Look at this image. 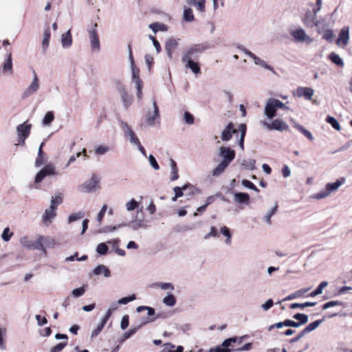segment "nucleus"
Listing matches in <instances>:
<instances>
[{
  "instance_id": "obj_16",
  "label": "nucleus",
  "mask_w": 352,
  "mask_h": 352,
  "mask_svg": "<svg viewBox=\"0 0 352 352\" xmlns=\"http://www.w3.org/2000/svg\"><path fill=\"white\" fill-rule=\"evenodd\" d=\"M277 108L273 101V98H269L264 107L263 113L268 120H272L276 115Z\"/></svg>"
},
{
  "instance_id": "obj_25",
  "label": "nucleus",
  "mask_w": 352,
  "mask_h": 352,
  "mask_svg": "<svg viewBox=\"0 0 352 352\" xmlns=\"http://www.w3.org/2000/svg\"><path fill=\"white\" fill-rule=\"evenodd\" d=\"M186 3L200 13L206 11V0H186Z\"/></svg>"
},
{
  "instance_id": "obj_18",
  "label": "nucleus",
  "mask_w": 352,
  "mask_h": 352,
  "mask_svg": "<svg viewBox=\"0 0 352 352\" xmlns=\"http://www.w3.org/2000/svg\"><path fill=\"white\" fill-rule=\"evenodd\" d=\"M38 241L43 246V249L39 250L44 254H47L46 248H53L56 244L55 240L50 236L38 235Z\"/></svg>"
},
{
  "instance_id": "obj_11",
  "label": "nucleus",
  "mask_w": 352,
  "mask_h": 352,
  "mask_svg": "<svg viewBox=\"0 0 352 352\" xmlns=\"http://www.w3.org/2000/svg\"><path fill=\"white\" fill-rule=\"evenodd\" d=\"M239 48L244 52V54L252 59L254 63L256 65L260 66L265 69L270 70L271 72L274 71V69L272 66L268 65L265 60L260 58L258 56H256L254 54L247 50L246 48L239 46Z\"/></svg>"
},
{
  "instance_id": "obj_1",
  "label": "nucleus",
  "mask_w": 352,
  "mask_h": 352,
  "mask_svg": "<svg viewBox=\"0 0 352 352\" xmlns=\"http://www.w3.org/2000/svg\"><path fill=\"white\" fill-rule=\"evenodd\" d=\"M119 126L124 134V138L129 142L132 146L136 147L138 150L144 156L147 157L144 148L142 146L140 140L131 125L123 120L120 121Z\"/></svg>"
},
{
  "instance_id": "obj_23",
  "label": "nucleus",
  "mask_w": 352,
  "mask_h": 352,
  "mask_svg": "<svg viewBox=\"0 0 352 352\" xmlns=\"http://www.w3.org/2000/svg\"><path fill=\"white\" fill-rule=\"evenodd\" d=\"M316 14L314 12H307L305 15L302 21L305 25L308 28H313L318 25V21L316 20Z\"/></svg>"
},
{
  "instance_id": "obj_15",
  "label": "nucleus",
  "mask_w": 352,
  "mask_h": 352,
  "mask_svg": "<svg viewBox=\"0 0 352 352\" xmlns=\"http://www.w3.org/2000/svg\"><path fill=\"white\" fill-rule=\"evenodd\" d=\"M314 94V90L311 87H298L293 91L295 97H304L307 100H311Z\"/></svg>"
},
{
  "instance_id": "obj_38",
  "label": "nucleus",
  "mask_w": 352,
  "mask_h": 352,
  "mask_svg": "<svg viewBox=\"0 0 352 352\" xmlns=\"http://www.w3.org/2000/svg\"><path fill=\"white\" fill-rule=\"evenodd\" d=\"M7 336V330L4 327H0V350L6 349V338Z\"/></svg>"
},
{
  "instance_id": "obj_21",
  "label": "nucleus",
  "mask_w": 352,
  "mask_h": 352,
  "mask_svg": "<svg viewBox=\"0 0 352 352\" xmlns=\"http://www.w3.org/2000/svg\"><path fill=\"white\" fill-rule=\"evenodd\" d=\"M54 208L50 207L45 210L44 214L42 217L43 223L48 226L55 219L56 212Z\"/></svg>"
},
{
  "instance_id": "obj_2",
  "label": "nucleus",
  "mask_w": 352,
  "mask_h": 352,
  "mask_svg": "<svg viewBox=\"0 0 352 352\" xmlns=\"http://www.w3.org/2000/svg\"><path fill=\"white\" fill-rule=\"evenodd\" d=\"M346 182L344 177L337 179L333 183H328L326 184L324 190L312 195V198L315 199H322L329 197L331 193L335 192L338 189Z\"/></svg>"
},
{
  "instance_id": "obj_51",
  "label": "nucleus",
  "mask_w": 352,
  "mask_h": 352,
  "mask_svg": "<svg viewBox=\"0 0 352 352\" xmlns=\"http://www.w3.org/2000/svg\"><path fill=\"white\" fill-rule=\"evenodd\" d=\"M316 305V302H305L304 303L294 302V303L291 304L290 308L292 309H297V308L303 309V308H305L307 307H314Z\"/></svg>"
},
{
  "instance_id": "obj_63",
  "label": "nucleus",
  "mask_w": 352,
  "mask_h": 352,
  "mask_svg": "<svg viewBox=\"0 0 352 352\" xmlns=\"http://www.w3.org/2000/svg\"><path fill=\"white\" fill-rule=\"evenodd\" d=\"M109 151V148L108 146L100 145L96 148L95 153L96 155H102L107 153Z\"/></svg>"
},
{
  "instance_id": "obj_20",
  "label": "nucleus",
  "mask_w": 352,
  "mask_h": 352,
  "mask_svg": "<svg viewBox=\"0 0 352 352\" xmlns=\"http://www.w3.org/2000/svg\"><path fill=\"white\" fill-rule=\"evenodd\" d=\"M125 225V226H129L133 230L146 229L148 227V222L144 218L138 219V217Z\"/></svg>"
},
{
  "instance_id": "obj_30",
  "label": "nucleus",
  "mask_w": 352,
  "mask_h": 352,
  "mask_svg": "<svg viewBox=\"0 0 352 352\" xmlns=\"http://www.w3.org/2000/svg\"><path fill=\"white\" fill-rule=\"evenodd\" d=\"M177 41L174 38H170L166 41L165 50L170 58L172 57V51L177 47Z\"/></svg>"
},
{
  "instance_id": "obj_34",
  "label": "nucleus",
  "mask_w": 352,
  "mask_h": 352,
  "mask_svg": "<svg viewBox=\"0 0 352 352\" xmlns=\"http://www.w3.org/2000/svg\"><path fill=\"white\" fill-rule=\"evenodd\" d=\"M240 131V138L239 140V146L242 151L244 150V139L246 133V125L245 124H241L239 127Z\"/></svg>"
},
{
  "instance_id": "obj_7",
  "label": "nucleus",
  "mask_w": 352,
  "mask_h": 352,
  "mask_svg": "<svg viewBox=\"0 0 352 352\" xmlns=\"http://www.w3.org/2000/svg\"><path fill=\"white\" fill-rule=\"evenodd\" d=\"M99 188V179L96 175H93L89 180L78 186V190L81 192L89 193L95 192Z\"/></svg>"
},
{
  "instance_id": "obj_48",
  "label": "nucleus",
  "mask_w": 352,
  "mask_h": 352,
  "mask_svg": "<svg viewBox=\"0 0 352 352\" xmlns=\"http://www.w3.org/2000/svg\"><path fill=\"white\" fill-rule=\"evenodd\" d=\"M47 162V157L45 155L44 153L38 154L34 162V166L35 167L38 168L42 165L45 164Z\"/></svg>"
},
{
  "instance_id": "obj_37",
  "label": "nucleus",
  "mask_w": 352,
  "mask_h": 352,
  "mask_svg": "<svg viewBox=\"0 0 352 352\" xmlns=\"http://www.w3.org/2000/svg\"><path fill=\"white\" fill-rule=\"evenodd\" d=\"M126 225L124 223H121L118 226H105L98 230V233H109V232H113L118 229L120 228L122 226H125Z\"/></svg>"
},
{
  "instance_id": "obj_49",
  "label": "nucleus",
  "mask_w": 352,
  "mask_h": 352,
  "mask_svg": "<svg viewBox=\"0 0 352 352\" xmlns=\"http://www.w3.org/2000/svg\"><path fill=\"white\" fill-rule=\"evenodd\" d=\"M256 161L253 159L243 160L241 162V166L247 170H254L255 168Z\"/></svg>"
},
{
  "instance_id": "obj_6",
  "label": "nucleus",
  "mask_w": 352,
  "mask_h": 352,
  "mask_svg": "<svg viewBox=\"0 0 352 352\" xmlns=\"http://www.w3.org/2000/svg\"><path fill=\"white\" fill-rule=\"evenodd\" d=\"M289 34L293 36L294 41L297 43L311 44L314 42V39L309 36L301 28L290 30Z\"/></svg>"
},
{
  "instance_id": "obj_47",
  "label": "nucleus",
  "mask_w": 352,
  "mask_h": 352,
  "mask_svg": "<svg viewBox=\"0 0 352 352\" xmlns=\"http://www.w3.org/2000/svg\"><path fill=\"white\" fill-rule=\"evenodd\" d=\"M189 187H192L190 184H186L182 187L176 186L173 188L175 195L179 198L184 195V192Z\"/></svg>"
},
{
  "instance_id": "obj_42",
  "label": "nucleus",
  "mask_w": 352,
  "mask_h": 352,
  "mask_svg": "<svg viewBox=\"0 0 352 352\" xmlns=\"http://www.w3.org/2000/svg\"><path fill=\"white\" fill-rule=\"evenodd\" d=\"M183 62L186 63V67L189 68V69H190L191 71L194 74H197L200 73L199 66L194 60H185V61H183Z\"/></svg>"
},
{
  "instance_id": "obj_14",
  "label": "nucleus",
  "mask_w": 352,
  "mask_h": 352,
  "mask_svg": "<svg viewBox=\"0 0 352 352\" xmlns=\"http://www.w3.org/2000/svg\"><path fill=\"white\" fill-rule=\"evenodd\" d=\"M153 111H148L146 114V121L148 125L154 126L156 123L160 122V112L159 108L155 100L153 101Z\"/></svg>"
},
{
  "instance_id": "obj_10",
  "label": "nucleus",
  "mask_w": 352,
  "mask_h": 352,
  "mask_svg": "<svg viewBox=\"0 0 352 352\" xmlns=\"http://www.w3.org/2000/svg\"><path fill=\"white\" fill-rule=\"evenodd\" d=\"M21 245L28 250H42L43 246L38 241V235L34 239L30 236H24L20 239Z\"/></svg>"
},
{
  "instance_id": "obj_27",
  "label": "nucleus",
  "mask_w": 352,
  "mask_h": 352,
  "mask_svg": "<svg viewBox=\"0 0 352 352\" xmlns=\"http://www.w3.org/2000/svg\"><path fill=\"white\" fill-rule=\"evenodd\" d=\"M233 200L234 202L248 205L250 202V196L245 192H235L233 195Z\"/></svg>"
},
{
  "instance_id": "obj_58",
  "label": "nucleus",
  "mask_w": 352,
  "mask_h": 352,
  "mask_svg": "<svg viewBox=\"0 0 352 352\" xmlns=\"http://www.w3.org/2000/svg\"><path fill=\"white\" fill-rule=\"evenodd\" d=\"M13 236V232L10 231L9 228H4L1 237L4 241H9L11 237Z\"/></svg>"
},
{
  "instance_id": "obj_40",
  "label": "nucleus",
  "mask_w": 352,
  "mask_h": 352,
  "mask_svg": "<svg viewBox=\"0 0 352 352\" xmlns=\"http://www.w3.org/2000/svg\"><path fill=\"white\" fill-rule=\"evenodd\" d=\"M63 195L60 192H57L53 196L50 201V207L56 209L57 206L62 203Z\"/></svg>"
},
{
  "instance_id": "obj_43",
  "label": "nucleus",
  "mask_w": 352,
  "mask_h": 352,
  "mask_svg": "<svg viewBox=\"0 0 352 352\" xmlns=\"http://www.w3.org/2000/svg\"><path fill=\"white\" fill-rule=\"evenodd\" d=\"M324 321V320H317L310 324H309L303 330L304 333H309L315 329H316L320 324Z\"/></svg>"
},
{
  "instance_id": "obj_61",
  "label": "nucleus",
  "mask_w": 352,
  "mask_h": 352,
  "mask_svg": "<svg viewBox=\"0 0 352 352\" xmlns=\"http://www.w3.org/2000/svg\"><path fill=\"white\" fill-rule=\"evenodd\" d=\"M84 216V213L82 212H79L77 213L72 214L68 217L67 221L68 223H72L75 221H77L81 219Z\"/></svg>"
},
{
  "instance_id": "obj_13",
  "label": "nucleus",
  "mask_w": 352,
  "mask_h": 352,
  "mask_svg": "<svg viewBox=\"0 0 352 352\" xmlns=\"http://www.w3.org/2000/svg\"><path fill=\"white\" fill-rule=\"evenodd\" d=\"M40 89V84L38 76L35 71L33 72V78L30 85L25 89L23 92V98H28L35 93H36Z\"/></svg>"
},
{
  "instance_id": "obj_24",
  "label": "nucleus",
  "mask_w": 352,
  "mask_h": 352,
  "mask_svg": "<svg viewBox=\"0 0 352 352\" xmlns=\"http://www.w3.org/2000/svg\"><path fill=\"white\" fill-rule=\"evenodd\" d=\"M201 53V50L198 47H194L188 49L182 58V61L194 60L197 58L198 54Z\"/></svg>"
},
{
  "instance_id": "obj_60",
  "label": "nucleus",
  "mask_w": 352,
  "mask_h": 352,
  "mask_svg": "<svg viewBox=\"0 0 352 352\" xmlns=\"http://www.w3.org/2000/svg\"><path fill=\"white\" fill-rule=\"evenodd\" d=\"M136 296L135 294H132L130 296L124 297L120 299H119L117 302L118 305H126L129 302L135 300Z\"/></svg>"
},
{
  "instance_id": "obj_57",
  "label": "nucleus",
  "mask_w": 352,
  "mask_h": 352,
  "mask_svg": "<svg viewBox=\"0 0 352 352\" xmlns=\"http://www.w3.org/2000/svg\"><path fill=\"white\" fill-rule=\"evenodd\" d=\"M138 202L136 201L135 199H132L126 204V208L127 211L131 212L136 209L138 207Z\"/></svg>"
},
{
  "instance_id": "obj_8",
  "label": "nucleus",
  "mask_w": 352,
  "mask_h": 352,
  "mask_svg": "<svg viewBox=\"0 0 352 352\" xmlns=\"http://www.w3.org/2000/svg\"><path fill=\"white\" fill-rule=\"evenodd\" d=\"M57 175L58 173L56 171L55 166L53 164H47L36 175L34 182L39 184L45 177Z\"/></svg>"
},
{
  "instance_id": "obj_3",
  "label": "nucleus",
  "mask_w": 352,
  "mask_h": 352,
  "mask_svg": "<svg viewBox=\"0 0 352 352\" xmlns=\"http://www.w3.org/2000/svg\"><path fill=\"white\" fill-rule=\"evenodd\" d=\"M32 125L28 121H25L22 124H19L16 128L17 134L16 143L17 146H25L26 139L29 137Z\"/></svg>"
},
{
  "instance_id": "obj_56",
  "label": "nucleus",
  "mask_w": 352,
  "mask_h": 352,
  "mask_svg": "<svg viewBox=\"0 0 352 352\" xmlns=\"http://www.w3.org/2000/svg\"><path fill=\"white\" fill-rule=\"evenodd\" d=\"M108 249L105 243H100L96 247V252L100 255H104L107 254Z\"/></svg>"
},
{
  "instance_id": "obj_39",
  "label": "nucleus",
  "mask_w": 352,
  "mask_h": 352,
  "mask_svg": "<svg viewBox=\"0 0 352 352\" xmlns=\"http://www.w3.org/2000/svg\"><path fill=\"white\" fill-rule=\"evenodd\" d=\"M183 18H184V20L187 22H191V21H194L195 17H194L193 12H192V10L191 8L184 6Z\"/></svg>"
},
{
  "instance_id": "obj_28",
  "label": "nucleus",
  "mask_w": 352,
  "mask_h": 352,
  "mask_svg": "<svg viewBox=\"0 0 352 352\" xmlns=\"http://www.w3.org/2000/svg\"><path fill=\"white\" fill-rule=\"evenodd\" d=\"M169 165L170 168V180L173 182L179 179L178 168L176 162L173 160H169Z\"/></svg>"
},
{
  "instance_id": "obj_46",
  "label": "nucleus",
  "mask_w": 352,
  "mask_h": 352,
  "mask_svg": "<svg viewBox=\"0 0 352 352\" xmlns=\"http://www.w3.org/2000/svg\"><path fill=\"white\" fill-rule=\"evenodd\" d=\"M220 231H221V234L224 236L226 237V239L225 241V243L226 245H230L231 244V243H232V241H231L232 235H231V232L230 231V229L228 228H227L226 226H222L220 228Z\"/></svg>"
},
{
  "instance_id": "obj_44",
  "label": "nucleus",
  "mask_w": 352,
  "mask_h": 352,
  "mask_svg": "<svg viewBox=\"0 0 352 352\" xmlns=\"http://www.w3.org/2000/svg\"><path fill=\"white\" fill-rule=\"evenodd\" d=\"M3 71L10 74L12 73V61L11 53L8 54L7 59L3 65Z\"/></svg>"
},
{
  "instance_id": "obj_36",
  "label": "nucleus",
  "mask_w": 352,
  "mask_h": 352,
  "mask_svg": "<svg viewBox=\"0 0 352 352\" xmlns=\"http://www.w3.org/2000/svg\"><path fill=\"white\" fill-rule=\"evenodd\" d=\"M293 126L297 129L298 131H300L305 136H306L309 140H313L314 136L312 135L311 133L305 129L302 126L298 124L296 122H293Z\"/></svg>"
},
{
  "instance_id": "obj_31",
  "label": "nucleus",
  "mask_w": 352,
  "mask_h": 352,
  "mask_svg": "<svg viewBox=\"0 0 352 352\" xmlns=\"http://www.w3.org/2000/svg\"><path fill=\"white\" fill-rule=\"evenodd\" d=\"M162 302L168 307H174L176 305L177 300L175 296L168 292L162 299Z\"/></svg>"
},
{
  "instance_id": "obj_50",
  "label": "nucleus",
  "mask_w": 352,
  "mask_h": 352,
  "mask_svg": "<svg viewBox=\"0 0 352 352\" xmlns=\"http://www.w3.org/2000/svg\"><path fill=\"white\" fill-rule=\"evenodd\" d=\"M278 206L276 204L275 206L272 208L267 214L263 217L264 221L266 222L267 225H271V217L274 215L277 211Z\"/></svg>"
},
{
  "instance_id": "obj_29",
  "label": "nucleus",
  "mask_w": 352,
  "mask_h": 352,
  "mask_svg": "<svg viewBox=\"0 0 352 352\" xmlns=\"http://www.w3.org/2000/svg\"><path fill=\"white\" fill-rule=\"evenodd\" d=\"M93 274L96 276H99L102 274L104 277L108 278L111 276V272L104 265H99L96 267L93 270Z\"/></svg>"
},
{
  "instance_id": "obj_55",
  "label": "nucleus",
  "mask_w": 352,
  "mask_h": 352,
  "mask_svg": "<svg viewBox=\"0 0 352 352\" xmlns=\"http://www.w3.org/2000/svg\"><path fill=\"white\" fill-rule=\"evenodd\" d=\"M144 310L147 311V315L148 316H153L155 314V311L153 307H147V306H139L137 307L136 311L137 312H141Z\"/></svg>"
},
{
  "instance_id": "obj_35",
  "label": "nucleus",
  "mask_w": 352,
  "mask_h": 352,
  "mask_svg": "<svg viewBox=\"0 0 352 352\" xmlns=\"http://www.w3.org/2000/svg\"><path fill=\"white\" fill-rule=\"evenodd\" d=\"M228 166V164L220 162V163L214 168L212 171V175L213 177H217L220 175L221 173H223V171L226 169V168Z\"/></svg>"
},
{
  "instance_id": "obj_12",
  "label": "nucleus",
  "mask_w": 352,
  "mask_h": 352,
  "mask_svg": "<svg viewBox=\"0 0 352 352\" xmlns=\"http://www.w3.org/2000/svg\"><path fill=\"white\" fill-rule=\"evenodd\" d=\"M219 156L222 159L221 162L230 164L235 157V151L227 146H221L219 149Z\"/></svg>"
},
{
  "instance_id": "obj_26",
  "label": "nucleus",
  "mask_w": 352,
  "mask_h": 352,
  "mask_svg": "<svg viewBox=\"0 0 352 352\" xmlns=\"http://www.w3.org/2000/svg\"><path fill=\"white\" fill-rule=\"evenodd\" d=\"M60 41L62 47L65 49H68L72 46L73 40L70 30L61 35Z\"/></svg>"
},
{
  "instance_id": "obj_45",
  "label": "nucleus",
  "mask_w": 352,
  "mask_h": 352,
  "mask_svg": "<svg viewBox=\"0 0 352 352\" xmlns=\"http://www.w3.org/2000/svg\"><path fill=\"white\" fill-rule=\"evenodd\" d=\"M154 287H159L162 290L173 292L175 289L174 285L171 283L158 282L153 284Z\"/></svg>"
},
{
  "instance_id": "obj_53",
  "label": "nucleus",
  "mask_w": 352,
  "mask_h": 352,
  "mask_svg": "<svg viewBox=\"0 0 352 352\" xmlns=\"http://www.w3.org/2000/svg\"><path fill=\"white\" fill-rule=\"evenodd\" d=\"M329 58L333 63L338 66L342 67L344 65V62L341 57L334 52H332L329 54Z\"/></svg>"
},
{
  "instance_id": "obj_4",
  "label": "nucleus",
  "mask_w": 352,
  "mask_h": 352,
  "mask_svg": "<svg viewBox=\"0 0 352 352\" xmlns=\"http://www.w3.org/2000/svg\"><path fill=\"white\" fill-rule=\"evenodd\" d=\"M87 32L90 41L91 50L96 52H99L100 50V45L98 33V24L91 23L88 25Z\"/></svg>"
},
{
  "instance_id": "obj_17",
  "label": "nucleus",
  "mask_w": 352,
  "mask_h": 352,
  "mask_svg": "<svg viewBox=\"0 0 352 352\" xmlns=\"http://www.w3.org/2000/svg\"><path fill=\"white\" fill-rule=\"evenodd\" d=\"M349 41V27L346 26L341 29L338 38L336 40V44L338 47L344 48Z\"/></svg>"
},
{
  "instance_id": "obj_54",
  "label": "nucleus",
  "mask_w": 352,
  "mask_h": 352,
  "mask_svg": "<svg viewBox=\"0 0 352 352\" xmlns=\"http://www.w3.org/2000/svg\"><path fill=\"white\" fill-rule=\"evenodd\" d=\"M326 121L332 126V127L336 131H340L341 127L338 120L332 116H328Z\"/></svg>"
},
{
  "instance_id": "obj_33",
  "label": "nucleus",
  "mask_w": 352,
  "mask_h": 352,
  "mask_svg": "<svg viewBox=\"0 0 352 352\" xmlns=\"http://www.w3.org/2000/svg\"><path fill=\"white\" fill-rule=\"evenodd\" d=\"M50 30L47 28L44 30L43 35V41H42V49L45 52L47 49L50 44Z\"/></svg>"
},
{
  "instance_id": "obj_62",
  "label": "nucleus",
  "mask_w": 352,
  "mask_h": 352,
  "mask_svg": "<svg viewBox=\"0 0 352 352\" xmlns=\"http://www.w3.org/2000/svg\"><path fill=\"white\" fill-rule=\"evenodd\" d=\"M342 305V302H340V301L331 300V301H329V302L324 303L322 305V309L325 310V309H329L330 307H335V306H340Z\"/></svg>"
},
{
  "instance_id": "obj_52",
  "label": "nucleus",
  "mask_w": 352,
  "mask_h": 352,
  "mask_svg": "<svg viewBox=\"0 0 352 352\" xmlns=\"http://www.w3.org/2000/svg\"><path fill=\"white\" fill-rule=\"evenodd\" d=\"M54 120V116L52 111H48L45 113L43 120L42 124L45 126H49Z\"/></svg>"
},
{
  "instance_id": "obj_64",
  "label": "nucleus",
  "mask_w": 352,
  "mask_h": 352,
  "mask_svg": "<svg viewBox=\"0 0 352 352\" xmlns=\"http://www.w3.org/2000/svg\"><path fill=\"white\" fill-rule=\"evenodd\" d=\"M67 345V342H60L51 348L50 352H60Z\"/></svg>"
},
{
  "instance_id": "obj_22",
  "label": "nucleus",
  "mask_w": 352,
  "mask_h": 352,
  "mask_svg": "<svg viewBox=\"0 0 352 352\" xmlns=\"http://www.w3.org/2000/svg\"><path fill=\"white\" fill-rule=\"evenodd\" d=\"M237 131L234 128V124L230 122L225 129L222 131L221 138L223 141H229L234 133H236Z\"/></svg>"
},
{
  "instance_id": "obj_19",
  "label": "nucleus",
  "mask_w": 352,
  "mask_h": 352,
  "mask_svg": "<svg viewBox=\"0 0 352 352\" xmlns=\"http://www.w3.org/2000/svg\"><path fill=\"white\" fill-rule=\"evenodd\" d=\"M236 340V338H230L226 339L223 342L221 346L210 349L209 352H230L231 349H229L228 347L232 346L233 343H235Z\"/></svg>"
},
{
  "instance_id": "obj_59",
  "label": "nucleus",
  "mask_w": 352,
  "mask_h": 352,
  "mask_svg": "<svg viewBox=\"0 0 352 352\" xmlns=\"http://www.w3.org/2000/svg\"><path fill=\"white\" fill-rule=\"evenodd\" d=\"M85 286L74 289L72 291V295L75 298H79V297L83 296L85 294Z\"/></svg>"
},
{
  "instance_id": "obj_5",
  "label": "nucleus",
  "mask_w": 352,
  "mask_h": 352,
  "mask_svg": "<svg viewBox=\"0 0 352 352\" xmlns=\"http://www.w3.org/2000/svg\"><path fill=\"white\" fill-rule=\"evenodd\" d=\"M261 125L268 131L276 130L278 131H287L289 129L287 124L282 119H275L272 122L265 120L260 121Z\"/></svg>"
},
{
  "instance_id": "obj_32",
  "label": "nucleus",
  "mask_w": 352,
  "mask_h": 352,
  "mask_svg": "<svg viewBox=\"0 0 352 352\" xmlns=\"http://www.w3.org/2000/svg\"><path fill=\"white\" fill-rule=\"evenodd\" d=\"M148 28L156 34L157 32H166L168 30V27L162 23L155 22L150 24Z\"/></svg>"
},
{
  "instance_id": "obj_9",
  "label": "nucleus",
  "mask_w": 352,
  "mask_h": 352,
  "mask_svg": "<svg viewBox=\"0 0 352 352\" xmlns=\"http://www.w3.org/2000/svg\"><path fill=\"white\" fill-rule=\"evenodd\" d=\"M116 89L118 93L122 104L125 109H128L131 104L132 98L128 94L125 86L120 82H116Z\"/></svg>"
},
{
  "instance_id": "obj_41",
  "label": "nucleus",
  "mask_w": 352,
  "mask_h": 352,
  "mask_svg": "<svg viewBox=\"0 0 352 352\" xmlns=\"http://www.w3.org/2000/svg\"><path fill=\"white\" fill-rule=\"evenodd\" d=\"M293 318L298 320L297 322H298L299 327H301L302 325L307 323V322L309 320L308 316L305 314H300V313L296 314L293 316Z\"/></svg>"
}]
</instances>
